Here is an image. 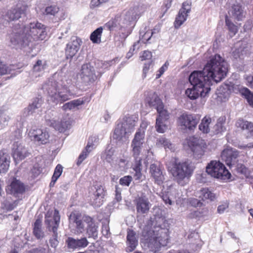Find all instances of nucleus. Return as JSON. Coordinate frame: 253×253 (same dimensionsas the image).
I'll list each match as a JSON object with an SVG mask.
<instances>
[{"instance_id": "obj_36", "label": "nucleus", "mask_w": 253, "mask_h": 253, "mask_svg": "<svg viewBox=\"0 0 253 253\" xmlns=\"http://www.w3.org/2000/svg\"><path fill=\"white\" fill-rule=\"evenodd\" d=\"M19 200L12 201L10 197H7L1 203V208L7 211L13 210L17 207Z\"/></svg>"}, {"instance_id": "obj_15", "label": "nucleus", "mask_w": 253, "mask_h": 253, "mask_svg": "<svg viewBox=\"0 0 253 253\" xmlns=\"http://www.w3.org/2000/svg\"><path fill=\"white\" fill-rule=\"evenodd\" d=\"M60 220V216L59 211L55 209L53 217L48 216L47 213L45 217V224L48 231L52 233L57 232Z\"/></svg>"}, {"instance_id": "obj_29", "label": "nucleus", "mask_w": 253, "mask_h": 253, "mask_svg": "<svg viewBox=\"0 0 253 253\" xmlns=\"http://www.w3.org/2000/svg\"><path fill=\"white\" fill-rule=\"evenodd\" d=\"M145 240L148 241V246L149 249L151 252L154 253H160L161 248L167 246L166 244H162L161 240H158L155 238H150Z\"/></svg>"}, {"instance_id": "obj_45", "label": "nucleus", "mask_w": 253, "mask_h": 253, "mask_svg": "<svg viewBox=\"0 0 253 253\" xmlns=\"http://www.w3.org/2000/svg\"><path fill=\"white\" fill-rule=\"evenodd\" d=\"M59 11V8L56 5H50L46 7L43 13L46 15L55 16Z\"/></svg>"}, {"instance_id": "obj_21", "label": "nucleus", "mask_w": 253, "mask_h": 253, "mask_svg": "<svg viewBox=\"0 0 253 253\" xmlns=\"http://www.w3.org/2000/svg\"><path fill=\"white\" fill-rule=\"evenodd\" d=\"M12 154L14 160L19 161L27 157L29 153L23 145L16 141L13 144Z\"/></svg>"}, {"instance_id": "obj_60", "label": "nucleus", "mask_w": 253, "mask_h": 253, "mask_svg": "<svg viewBox=\"0 0 253 253\" xmlns=\"http://www.w3.org/2000/svg\"><path fill=\"white\" fill-rule=\"evenodd\" d=\"M215 133L218 134L221 133L225 130V127L221 123H218L214 126Z\"/></svg>"}, {"instance_id": "obj_59", "label": "nucleus", "mask_w": 253, "mask_h": 253, "mask_svg": "<svg viewBox=\"0 0 253 253\" xmlns=\"http://www.w3.org/2000/svg\"><path fill=\"white\" fill-rule=\"evenodd\" d=\"M115 200L116 201V202H119L122 200V196H121V189L118 187V186L116 185L115 187Z\"/></svg>"}, {"instance_id": "obj_28", "label": "nucleus", "mask_w": 253, "mask_h": 253, "mask_svg": "<svg viewBox=\"0 0 253 253\" xmlns=\"http://www.w3.org/2000/svg\"><path fill=\"white\" fill-rule=\"evenodd\" d=\"M136 14L133 10H130L126 11L123 15L120 25L122 27H127L133 23L136 19Z\"/></svg>"}, {"instance_id": "obj_50", "label": "nucleus", "mask_w": 253, "mask_h": 253, "mask_svg": "<svg viewBox=\"0 0 253 253\" xmlns=\"http://www.w3.org/2000/svg\"><path fill=\"white\" fill-rule=\"evenodd\" d=\"M118 20L116 18L112 19L106 23L104 26V27L106 28L110 31H112L117 27L118 25Z\"/></svg>"}, {"instance_id": "obj_63", "label": "nucleus", "mask_w": 253, "mask_h": 253, "mask_svg": "<svg viewBox=\"0 0 253 253\" xmlns=\"http://www.w3.org/2000/svg\"><path fill=\"white\" fill-rule=\"evenodd\" d=\"M167 69V66L166 65V63H165L164 65H163L160 68V69L159 70V74H157L156 75V78L157 79L159 78L162 76V75H163L164 74V73L165 72V71Z\"/></svg>"}, {"instance_id": "obj_42", "label": "nucleus", "mask_w": 253, "mask_h": 253, "mask_svg": "<svg viewBox=\"0 0 253 253\" xmlns=\"http://www.w3.org/2000/svg\"><path fill=\"white\" fill-rule=\"evenodd\" d=\"M211 123V119L209 117H204L200 124L199 125V129L204 133H208L210 132L209 125Z\"/></svg>"}, {"instance_id": "obj_6", "label": "nucleus", "mask_w": 253, "mask_h": 253, "mask_svg": "<svg viewBox=\"0 0 253 253\" xmlns=\"http://www.w3.org/2000/svg\"><path fill=\"white\" fill-rule=\"evenodd\" d=\"M135 124L133 117L126 116L122 122L118 123L115 129L113 138L118 142L123 143L127 140V134L131 132Z\"/></svg>"}, {"instance_id": "obj_16", "label": "nucleus", "mask_w": 253, "mask_h": 253, "mask_svg": "<svg viewBox=\"0 0 253 253\" xmlns=\"http://www.w3.org/2000/svg\"><path fill=\"white\" fill-rule=\"evenodd\" d=\"M28 6L26 5L17 4L15 7L9 9L5 15V18L9 21L19 19L22 15L26 14Z\"/></svg>"}, {"instance_id": "obj_40", "label": "nucleus", "mask_w": 253, "mask_h": 253, "mask_svg": "<svg viewBox=\"0 0 253 253\" xmlns=\"http://www.w3.org/2000/svg\"><path fill=\"white\" fill-rule=\"evenodd\" d=\"M84 103V101L81 99L74 100L64 104L62 106V109L64 111L72 110L78 106L83 104Z\"/></svg>"}, {"instance_id": "obj_24", "label": "nucleus", "mask_w": 253, "mask_h": 253, "mask_svg": "<svg viewBox=\"0 0 253 253\" xmlns=\"http://www.w3.org/2000/svg\"><path fill=\"white\" fill-rule=\"evenodd\" d=\"M68 248L75 249L77 248H84L87 246L89 244L86 237L75 239L72 237H69L66 241Z\"/></svg>"}, {"instance_id": "obj_37", "label": "nucleus", "mask_w": 253, "mask_h": 253, "mask_svg": "<svg viewBox=\"0 0 253 253\" xmlns=\"http://www.w3.org/2000/svg\"><path fill=\"white\" fill-rule=\"evenodd\" d=\"M55 112L53 111H47L44 117L46 125L54 129L58 122L55 115Z\"/></svg>"}, {"instance_id": "obj_3", "label": "nucleus", "mask_w": 253, "mask_h": 253, "mask_svg": "<svg viewBox=\"0 0 253 253\" xmlns=\"http://www.w3.org/2000/svg\"><path fill=\"white\" fill-rule=\"evenodd\" d=\"M167 166L173 180L182 186L188 182L195 168L189 161L178 162L175 159L171 160L167 164Z\"/></svg>"}, {"instance_id": "obj_13", "label": "nucleus", "mask_w": 253, "mask_h": 253, "mask_svg": "<svg viewBox=\"0 0 253 253\" xmlns=\"http://www.w3.org/2000/svg\"><path fill=\"white\" fill-rule=\"evenodd\" d=\"M80 76L83 82L85 84L92 83L97 79L94 68L90 63L82 65Z\"/></svg>"}, {"instance_id": "obj_44", "label": "nucleus", "mask_w": 253, "mask_h": 253, "mask_svg": "<svg viewBox=\"0 0 253 253\" xmlns=\"http://www.w3.org/2000/svg\"><path fill=\"white\" fill-rule=\"evenodd\" d=\"M250 106L253 107V93L247 88H244L241 91Z\"/></svg>"}, {"instance_id": "obj_8", "label": "nucleus", "mask_w": 253, "mask_h": 253, "mask_svg": "<svg viewBox=\"0 0 253 253\" xmlns=\"http://www.w3.org/2000/svg\"><path fill=\"white\" fill-rule=\"evenodd\" d=\"M200 120V116L184 112L177 119L178 125L184 130L193 131Z\"/></svg>"}, {"instance_id": "obj_23", "label": "nucleus", "mask_w": 253, "mask_h": 253, "mask_svg": "<svg viewBox=\"0 0 253 253\" xmlns=\"http://www.w3.org/2000/svg\"><path fill=\"white\" fill-rule=\"evenodd\" d=\"M137 212L140 214L147 213L150 208L151 204L145 196L138 197L135 200Z\"/></svg>"}, {"instance_id": "obj_61", "label": "nucleus", "mask_w": 253, "mask_h": 253, "mask_svg": "<svg viewBox=\"0 0 253 253\" xmlns=\"http://www.w3.org/2000/svg\"><path fill=\"white\" fill-rule=\"evenodd\" d=\"M35 249L38 253H49L48 245H46L45 247H39Z\"/></svg>"}, {"instance_id": "obj_11", "label": "nucleus", "mask_w": 253, "mask_h": 253, "mask_svg": "<svg viewBox=\"0 0 253 253\" xmlns=\"http://www.w3.org/2000/svg\"><path fill=\"white\" fill-rule=\"evenodd\" d=\"M29 135L31 140L39 145L47 143L49 137L46 130L40 128L31 129L29 132Z\"/></svg>"}, {"instance_id": "obj_30", "label": "nucleus", "mask_w": 253, "mask_h": 253, "mask_svg": "<svg viewBox=\"0 0 253 253\" xmlns=\"http://www.w3.org/2000/svg\"><path fill=\"white\" fill-rule=\"evenodd\" d=\"M250 53L249 45L245 43L240 44L239 46L233 51L232 54L235 58L243 57L244 55H247Z\"/></svg>"}, {"instance_id": "obj_48", "label": "nucleus", "mask_w": 253, "mask_h": 253, "mask_svg": "<svg viewBox=\"0 0 253 253\" xmlns=\"http://www.w3.org/2000/svg\"><path fill=\"white\" fill-rule=\"evenodd\" d=\"M63 171V167L60 165L58 164L56 167L53 175H52V181L53 182H56L58 178L60 177V176L61 175Z\"/></svg>"}, {"instance_id": "obj_9", "label": "nucleus", "mask_w": 253, "mask_h": 253, "mask_svg": "<svg viewBox=\"0 0 253 253\" xmlns=\"http://www.w3.org/2000/svg\"><path fill=\"white\" fill-rule=\"evenodd\" d=\"M188 144L196 159H199L203 155L206 147V142L203 139L193 136L189 138Z\"/></svg>"}, {"instance_id": "obj_31", "label": "nucleus", "mask_w": 253, "mask_h": 253, "mask_svg": "<svg viewBox=\"0 0 253 253\" xmlns=\"http://www.w3.org/2000/svg\"><path fill=\"white\" fill-rule=\"evenodd\" d=\"M33 233L38 240L43 239L45 236L44 232L42 229V221L41 219H37L33 225Z\"/></svg>"}, {"instance_id": "obj_18", "label": "nucleus", "mask_w": 253, "mask_h": 253, "mask_svg": "<svg viewBox=\"0 0 253 253\" xmlns=\"http://www.w3.org/2000/svg\"><path fill=\"white\" fill-rule=\"evenodd\" d=\"M25 186L20 180L14 179L9 185L6 188L8 194L13 195L15 197H19L25 192Z\"/></svg>"}, {"instance_id": "obj_41", "label": "nucleus", "mask_w": 253, "mask_h": 253, "mask_svg": "<svg viewBox=\"0 0 253 253\" xmlns=\"http://www.w3.org/2000/svg\"><path fill=\"white\" fill-rule=\"evenodd\" d=\"M103 28L100 27L94 30L90 36V39L94 43L101 42V37L102 33Z\"/></svg>"}, {"instance_id": "obj_43", "label": "nucleus", "mask_w": 253, "mask_h": 253, "mask_svg": "<svg viewBox=\"0 0 253 253\" xmlns=\"http://www.w3.org/2000/svg\"><path fill=\"white\" fill-rule=\"evenodd\" d=\"M200 197H202L203 200L210 199L211 201H213L215 199V194L210 191L208 188H203L201 190Z\"/></svg>"}, {"instance_id": "obj_1", "label": "nucleus", "mask_w": 253, "mask_h": 253, "mask_svg": "<svg viewBox=\"0 0 253 253\" xmlns=\"http://www.w3.org/2000/svg\"><path fill=\"white\" fill-rule=\"evenodd\" d=\"M227 72L228 63L222 57L218 54L211 56L202 71H195L190 74L189 81L192 87L187 88L185 94L191 100L206 96L212 82H220Z\"/></svg>"}, {"instance_id": "obj_27", "label": "nucleus", "mask_w": 253, "mask_h": 253, "mask_svg": "<svg viewBox=\"0 0 253 253\" xmlns=\"http://www.w3.org/2000/svg\"><path fill=\"white\" fill-rule=\"evenodd\" d=\"M145 102L149 106L155 107L157 110L161 108L163 104L158 94L155 92H150L146 98Z\"/></svg>"}, {"instance_id": "obj_33", "label": "nucleus", "mask_w": 253, "mask_h": 253, "mask_svg": "<svg viewBox=\"0 0 253 253\" xmlns=\"http://www.w3.org/2000/svg\"><path fill=\"white\" fill-rule=\"evenodd\" d=\"M10 157L2 152H0V173H5L8 169Z\"/></svg>"}, {"instance_id": "obj_7", "label": "nucleus", "mask_w": 253, "mask_h": 253, "mask_svg": "<svg viewBox=\"0 0 253 253\" xmlns=\"http://www.w3.org/2000/svg\"><path fill=\"white\" fill-rule=\"evenodd\" d=\"M206 172L212 177L222 180L229 179L231 175L223 164L216 161H211L208 164Z\"/></svg>"}, {"instance_id": "obj_38", "label": "nucleus", "mask_w": 253, "mask_h": 253, "mask_svg": "<svg viewBox=\"0 0 253 253\" xmlns=\"http://www.w3.org/2000/svg\"><path fill=\"white\" fill-rule=\"evenodd\" d=\"M156 145L159 147H164L166 150L169 149L171 152L175 150V146L169 140L165 137H161L158 139Z\"/></svg>"}, {"instance_id": "obj_20", "label": "nucleus", "mask_w": 253, "mask_h": 253, "mask_svg": "<svg viewBox=\"0 0 253 253\" xmlns=\"http://www.w3.org/2000/svg\"><path fill=\"white\" fill-rule=\"evenodd\" d=\"M157 111L159 113V117L156 119V130L159 132L163 133L167 128L165 122L169 119V113L167 110L164 109V105L160 109Z\"/></svg>"}, {"instance_id": "obj_4", "label": "nucleus", "mask_w": 253, "mask_h": 253, "mask_svg": "<svg viewBox=\"0 0 253 253\" xmlns=\"http://www.w3.org/2000/svg\"><path fill=\"white\" fill-rule=\"evenodd\" d=\"M164 218L161 217H151L147 221L146 224L142 231V236L144 239L155 238L161 240L162 244L167 245L169 242V230L167 228L162 227L158 222L164 221Z\"/></svg>"}, {"instance_id": "obj_35", "label": "nucleus", "mask_w": 253, "mask_h": 253, "mask_svg": "<svg viewBox=\"0 0 253 253\" xmlns=\"http://www.w3.org/2000/svg\"><path fill=\"white\" fill-rule=\"evenodd\" d=\"M42 104V98H35L32 103L30 104L27 108L25 109L24 112V114H25L26 116L32 114L36 109L41 107Z\"/></svg>"}, {"instance_id": "obj_47", "label": "nucleus", "mask_w": 253, "mask_h": 253, "mask_svg": "<svg viewBox=\"0 0 253 253\" xmlns=\"http://www.w3.org/2000/svg\"><path fill=\"white\" fill-rule=\"evenodd\" d=\"M46 66V62L41 60H38L33 66L34 72H40L43 71Z\"/></svg>"}, {"instance_id": "obj_5", "label": "nucleus", "mask_w": 253, "mask_h": 253, "mask_svg": "<svg viewBox=\"0 0 253 253\" xmlns=\"http://www.w3.org/2000/svg\"><path fill=\"white\" fill-rule=\"evenodd\" d=\"M58 86L53 79H49L43 85L42 89L50 97L51 101L57 104L71 99L72 94L68 90L57 91Z\"/></svg>"}, {"instance_id": "obj_10", "label": "nucleus", "mask_w": 253, "mask_h": 253, "mask_svg": "<svg viewBox=\"0 0 253 253\" xmlns=\"http://www.w3.org/2000/svg\"><path fill=\"white\" fill-rule=\"evenodd\" d=\"M89 217L88 215L82 216L81 213L77 211H73L71 213L69 220L70 223H75V228H73V233L76 235L83 233L85 230L84 218Z\"/></svg>"}, {"instance_id": "obj_62", "label": "nucleus", "mask_w": 253, "mask_h": 253, "mask_svg": "<svg viewBox=\"0 0 253 253\" xmlns=\"http://www.w3.org/2000/svg\"><path fill=\"white\" fill-rule=\"evenodd\" d=\"M228 208V204L224 203L219 205L217 208V211L219 213H222L226 209Z\"/></svg>"}, {"instance_id": "obj_25", "label": "nucleus", "mask_w": 253, "mask_h": 253, "mask_svg": "<svg viewBox=\"0 0 253 253\" xmlns=\"http://www.w3.org/2000/svg\"><path fill=\"white\" fill-rule=\"evenodd\" d=\"M84 220L87 224L86 230L88 238L97 239L98 234V226L93 221V219L91 217H85Z\"/></svg>"}, {"instance_id": "obj_56", "label": "nucleus", "mask_w": 253, "mask_h": 253, "mask_svg": "<svg viewBox=\"0 0 253 253\" xmlns=\"http://www.w3.org/2000/svg\"><path fill=\"white\" fill-rule=\"evenodd\" d=\"M135 159L133 169H142V166L141 164L142 159L139 157H133Z\"/></svg>"}, {"instance_id": "obj_22", "label": "nucleus", "mask_w": 253, "mask_h": 253, "mask_svg": "<svg viewBox=\"0 0 253 253\" xmlns=\"http://www.w3.org/2000/svg\"><path fill=\"white\" fill-rule=\"evenodd\" d=\"M149 173L151 177H152L158 185L163 183L165 179L164 175L159 164H151L149 168Z\"/></svg>"}, {"instance_id": "obj_2", "label": "nucleus", "mask_w": 253, "mask_h": 253, "mask_svg": "<svg viewBox=\"0 0 253 253\" xmlns=\"http://www.w3.org/2000/svg\"><path fill=\"white\" fill-rule=\"evenodd\" d=\"M46 35V27L38 21L24 26L18 24L13 28L10 42L19 47H24L34 41L44 40Z\"/></svg>"}, {"instance_id": "obj_46", "label": "nucleus", "mask_w": 253, "mask_h": 253, "mask_svg": "<svg viewBox=\"0 0 253 253\" xmlns=\"http://www.w3.org/2000/svg\"><path fill=\"white\" fill-rule=\"evenodd\" d=\"M94 195L96 197L95 200H99V204H97V206H99L100 204H102L101 202L102 201V199L104 198L105 195L104 188L101 186L97 188L95 192Z\"/></svg>"}, {"instance_id": "obj_54", "label": "nucleus", "mask_w": 253, "mask_h": 253, "mask_svg": "<svg viewBox=\"0 0 253 253\" xmlns=\"http://www.w3.org/2000/svg\"><path fill=\"white\" fill-rule=\"evenodd\" d=\"M248 124V121L244 120L242 119H238L236 123V126L237 128H240L241 130H244L245 127Z\"/></svg>"}, {"instance_id": "obj_26", "label": "nucleus", "mask_w": 253, "mask_h": 253, "mask_svg": "<svg viewBox=\"0 0 253 253\" xmlns=\"http://www.w3.org/2000/svg\"><path fill=\"white\" fill-rule=\"evenodd\" d=\"M96 139H97V138L92 136L89 138L86 146L79 156L77 162L78 166H80L82 164L83 161L86 158L89 153L95 148V144L93 142Z\"/></svg>"}, {"instance_id": "obj_49", "label": "nucleus", "mask_w": 253, "mask_h": 253, "mask_svg": "<svg viewBox=\"0 0 253 253\" xmlns=\"http://www.w3.org/2000/svg\"><path fill=\"white\" fill-rule=\"evenodd\" d=\"M140 35L142 37L141 40L142 42L146 43L149 42L151 37L153 35V33H151L150 31L140 32Z\"/></svg>"}, {"instance_id": "obj_32", "label": "nucleus", "mask_w": 253, "mask_h": 253, "mask_svg": "<svg viewBox=\"0 0 253 253\" xmlns=\"http://www.w3.org/2000/svg\"><path fill=\"white\" fill-rule=\"evenodd\" d=\"M229 15L237 20H242L244 17V11L239 4H234L229 12Z\"/></svg>"}, {"instance_id": "obj_14", "label": "nucleus", "mask_w": 253, "mask_h": 253, "mask_svg": "<svg viewBox=\"0 0 253 253\" xmlns=\"http://www.w3.org/2000/svg\"><path fill=\"white\" fill-rule=\"evenodd\" d=\"M238 156V151L232 148L224 149L221 154V160L229 167L236 164Z\"/></svg>"}, {"instance_id": "obj_34", "label": "nucleus", "mask_w": 253, "mask_h": 253, "mask_svg": "<svg viewBox=\"0 0 253 253\" xmlns=\"http://www.w3.org/2000/svg\"><path fill=\"white\" fill-rule=\"evenodd\" d=\"M126 238L128 244L127 250L129 252H132L136 248L138 244L137 240H136L135 237V233L132 230H128Z\"/></svg>"}, {"instance_id": "obj_52", "label": "nucleus", "mask_w": 253, "mask_h": 253, "mask_svg": "<svg viewBox=\"0 0 253 253\" xmlns=\"http://www.w3.org/2000/svg\"><path fill=\"white\" fill-rule=\"evenodd\" d=\"M52 233V236L49 239V243L51 247L55 248L59 244V241L58 240V232Z\"/></svg>"}, {"instance_id": "obj_57", "label": "nucleus", "mask_w": 253, "mask_h": 253, "mask_svg": "<svg viewBox=\"0 0 253 253\" xmlns=\"http://www.w3.org/2000/svg\"><path fill=\"white\" fill-rule=\"evenodd\" d=\"M245 130H247L248 133H249L248 137L253 136V123L248 122V124L245 127Z\"/></svg>"}, {"instance_id": "obj_53", "label": "nucleus", "mask_w": 253, "mask_h": 253, "mask_svg": "<svg viewBox=\"0 0 253 253\" xmlns=\"http://www.w3.org/2000/svg\"><path fill=\"white\" fill-rule=\"evenodd\" d=\"M132 180V178L131 176H125L120 179V184L123 186H128Z\"/></svg>"}, {"instance_id": "obj_58", "label": "nucleus", "mask_w": 253, "mask_h": 253, "mask_svg": "<svg viewBox=\"0 0 253 253\" xmlns=\"http://www.w3.org/2000/svg\"><path fill=\"white\" fill-rule=\"evenodd\" d=\"M152 57V53L149 51H144L140 58L142 61L150 59Z\"/></svg>"}, {"instance_id": "obj_19", "label": "nucleus", "mask_w": 253, "mask_h": 253, "mask_svg": "<svg viewBox=\"0 0 253 253\" xmlns=\"http://www.w3.org/2000/svg\"><path fill=\"white\" fill-rule=\"evenodd\" d=\"M82 42L81 40L77 37L71 38V41L67 44L65 50L67 58H72L77 53Z\"/></svg>"}, {"instance_id": "obj_17", "label": "nucleus", "mask_w": 253, "mask_h": 253, "mask_svg": "<svg viewBox=\"0 0 253 253\" xmlns=\"http://www.w3.org/2000/svg\"><path fill=\"white\" fill-rule=\"evenodd\" d=\"M191 11V4L188 1L184 2L180 9L174 22L175 28H178L186 21L188 14Z\"/></svg>"}, {"instance_id": "obj_55", "label": "nucleus", "mask_w": 253, "mask_h": 253, "mask_svg": "<svg viewBox=\"0 0 253 253\" xmlns=\"http://www.w3.org/2000/svg\"><path fill=\"white\" fill-rule=\"evenodd\" d=\"M114 154V150L112 149L106 150L104 154L105 160L109 163H111L113 160V155Z\"/></svg>"}, {"instance_id": "obj_39", "label": "nucleus", "mask_w": 253, "mask_h": 253, "mask_svg": "<svg viewBox=\"0 0 253 253\" xmlns=\"http://www.w3.org/2000/svg\"><path fill=\"white\" fill-rule=\"evenodd\" d=\"M225 24L229 31L228 36L230 38H232L236 35L238 31L237 26L233 23L228 18L227 16H226Z\"/></svg>"}, {"instance_id": "obj_12", "label": "nucleus", "mask_w": 253, "mask_h": 253, "mask_svg": "<svg viewBox=\"0 0 253 253\" xmlns=\"http://www.w3.org/2000/svg\"><path fill=\"white\" fill-rule=\"evenodd\" d=\"M144 137L145 133L143 130H138L135 134L131 144V152L133 157L139 156L144 143Z\"/></svg>"}, {"instance_id": "obj_51", "label": "nucleus", "mask_w": 253, "mask_h": 253, "mask_svg": "<svg viewBox=\"0 0 253 253\" xmlns=\"http://www.w3.org/2000/svg\"><path fill=\"white\" fill-rule=\"evenodd\" d=\"M69 123L67 122H58L56 127L55 130L59 131V132H63L68 128Z\"/></svg>"}, {"instance_id": "obj_64", "label": "nucleus", "mask_w": 253, "mask_h": 253, "mask_svg": "<svg viewBox=\"0 0 253 253\" xmlns=\"http://www.w3.org/2000/svg\"><path fill=\"white\" fill-rule=\"evenodd\" d=\"M102 233L104 236H107L109 234V227L107 224H103Z\"/></svg>"}]
</instances>
